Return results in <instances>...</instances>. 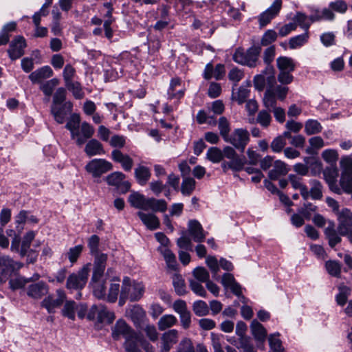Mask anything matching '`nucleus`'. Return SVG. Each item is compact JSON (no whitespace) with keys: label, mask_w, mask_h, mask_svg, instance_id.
Listing matches in <instances>:
<instances>
[{"label":"nucleus","mask_w":352,"mask_h":352,"mask_svg":"<svg viewBox=\"0 0 352 352\" xmlns=\"http://www.w3.org/2000/svg\"><path fill=\"white\" fill-rule=\"evenodd\" d=\"M261 52V47L260 46L253 45L247 50L238 47L232 55V59L239 65H245L250 68L256 67L261 63L259 60Z\"/></svg>","instance_id":"f257e3e1"},{"label":"nucleus","mask_w":352,"mask_h":352,"mask_svg":"<svg viewBox=\"0 0 352 352\" xmlns=\"http://www.w3.org/2000/svg\"><path fill=\"white\" fill-rule=\"evenodd\" d=\"M144 292V287L141 283L131 282L130 278L126 276L122 280L119 305H124L126 299L132 302L138 301L143 296Z\"/></svg>","instance_id":"f03ea898"},{"label":"nucleus","mask_w":352,"mask_h":352,"mask_svg":"<svg viewBox=\"0 0 352 352\" xmlns=\"http://www.w3.org/2000/svg\"><path fill=\"white\" fill-rule=\"evenodd\" d=\"M254 86L259 91L266 90H274L276 85L275 77V69L273 66L265 67L261 74L254 77Z\"/></svg>","instance_id":"7ed1b4c3"},{"label":"nucleus","mask_w":352,"mask_h":352,"mask_svg":"<svg viewBox=\"0 0 352 352\" xmlns=\"http://www.w3.org/2000/svg\"><path fill=\"white\" fill-rule=\"evenodd\" d=\"M89 266L90 264H87L77 272L71 274L67 279L66 287L68 289H82L88 280Z\"/></svg>","instance_id":"20e7f679"},{"label":"nucleus","mask_w":352,"mask_h":352,"mask_svg":"<svg viewBox=\"0 0 352 352\" xmlns=\"http://www.w3.org/2000/svg\"><path fill=\"white\" fill-rule=\"evenodd\" d=\"M23 266L22 263L14 261L9 256H0V283H5Z\"/></svg>","instance_id":"39448f33"},{"label":"nucleus","mask_w":352,"mask_h":352,"mask_svg":"<svg viewBox=\"0 0 352 352\" xmlns=\"http://www.w3.org/2000/svg\"><path fill=\"white\" fill-rule=\"evenodd\" d=\"M224 141L243 153L250 141V134L246 129H236Z\"/></svg>","instance_id":"423d86ee"},{"label":"nucleus","mask_w":352,"mask_h":352,"mask_svg":"<svg viewBox=\"0 0 352 352\" xmlns=\"http://www.w3.org/2000/svg\"><path fill=\"white\" fill-rule=\"evenodd\" d=\"M85 168L93 177L99 178L103 174L112 170L113 165L104 159H94L87 164Z\"/></svg>","instance_id":"0eeeda50"},{"label":"nucleus","mask_w":352,"mask_h":352,"mask_svg":"<svg viewBox=\"0 0 352 352\" xmlns=\"http://www.w3.org/2000/svg\"><path fill=\"white\" fill-rule=\"evenodd\" d=\"M56 294V298L53 295H48L41 302V306L45 308L49 314H54L56 309L60 307L66 299V294L64 290L58 289Z\"/></svg>","instance_id":"6e6552de"},{"label":"nucleus","mask_w":352,"mask_h":352,"mask_svg":"<svg viewBox=\"0 0 352 352\" xmlns=\"http://www.w3.org/2000/svg\"><path fill=\"white\" fill-rule=\"evenodd\" d=\"M338 232L341 236H346L352 232V212L344 208L338 213Z\"/></svg>","instance_id":"1a4fd4ad"},{"label":"nucleus","mask_w":352,"mask_h":352,"mask_svg":"<svg viewBox=\"0 0 352 352\" xmlns=\"http://www.w3.org/2000/svg\"><path fill=\"white\" fill-rule=\"evenodd\" d=\"M94 132V128L89 123L83 122L71 138L72 140H75L78 146H80L83 145L87 140L92 138Z\"/></svg>","instance_id":"9d476101"},{"label":"nucleus","mask_w":352,"mask_h":352,"mask_svg":"<svg viewBox=\"0 0 352 352\" xmlns=\"http://www.w3.org/2000/svg\"><path fill=\"white\" fill-rule=\"evenodd\" d=\"M179 333L177 329H170L163 333L160 337V349L159 352H169L177 343Z\"/></svg>","instance_id":"9b49d317"},{"label":"nucleus","mask_w":352,"mask_h":352,"mask_svg":"<svg viewBox=\"0 0 352 352\" xmlns=\"http://www.w3.org/2000/svg\"><path fill=\"white\" fill-rule=\"evenodd\" d=\"M281 7L282 0H275L269 8L259 15L258 21L260 27H265L270 23L278 14Z\"/></svg>","instance_id":"f8f14e48"},{"label":"nucleus","mask_w":352,"mask_h":352,"mask_svg":"<svg viewBox=\"0 0 352 352\" xmlns=\"http://www.w3.org/2000/svg\"><path fill=\"white\" fill-rule=\"evenodd\" d=\"M26 47L25 38L21 36H16L10 43L8 54L12 60H16L24 54V49Z\"/></svg>","instance_id":"ddd939ff"},{"label":"nucleus","mask_w":352,"mask_h":352,"mask_svg":"<svg viewBox=\"0 0 352 352\" xmlns=\"http://www.w3.org/2000/svg\"><path fill=\"white\" fill-rule=\"evenodd\" d=\"M72 109L73 104L67 101L59 105H52L51 113L58 124H63L67 114L72 111Z\"/></svg>","instance_id":"4468645a"},{"label":"nucleus","mask_w":352,"mask_h":352,"mask_svg":"<svg viewBox=\"0 0 352 352\" xmlns=\"http://www.w3.org/2000/svg\"><path fill=\"white\" fill-rule=\"evenodd\" d=\"M94 261L91 280H98L101 279V278L103 276L104 270L106 268L107 254L104 253H98L94 254Z\"/></svg>","instance_id":"2eb2a0df"},{"label":"nucleus","mask_w":352,"mask_h":352,"mask_svg":"<svg viewBox=\"0 0 352 352\" xmlns=\"http://www.w3.org/2000/svg\"><path fill=\"white\" fill-rule=\"evenodd\" d=\"M49 292V286L44 281L30 285L27 288V295L33 299L38 300L46 296Z\"/></svg>","instance_id":"dca6fc26"},{"label":"nucleus","mask_w":352,"mask_h":352,"mask_svg":"<svg viewBox=\"0 0 352 352\" xmlns=\"http://www.w3.org/2000/svg\"><path fill=\"white\" fill-rule=\"evenodd\" d=\"M188 226V233L195 242L201 243L205 240L207 232L198 221L190 220Z\"/></svg>","instance_id":"f3484780"},{"label":"nucleus","mask_w":352,"mask_h":352,"mask_svg":"<svg viewBox=\"0 0 352 352\" xmlns=\"http://www.w3.org/2000/svg\"><path fill=\"white\" fill-rule=\"evenodd\" d=\"M111 158L115 162L120 164L125 171L131 170L133 160L129 155L123 153L118 149H115L111 152Z\"/></svg>","instance_id":"a211bd4d"},{"label":"nucleus","mask_w":352,"mask_h":352,"mask_svg":"<svg viewBox=\"0 0 352 352\" xmlns=\"http://www.w3.org/2000/svg\"><path fill=\"white\" fill-rule=\"evenodd\" d=\"M133 331L124 320H118L112 329V337L115 340H118L121 336L125 338Z\"/></svg>","instance_id":"6ab92c4d"},{"label":"nucleus","mask_w":352,"mask_h":352,"mask_svg":"<svg viewBox=\"0 0 352 352\" xmlns=\"http://www.w3.org/2000/svg\"><path fill=\"white\" fill-rule=\"evenodd\" d=\"M137 214L148 230H155L160 228V219L155 214L139 211Z\"/></svg>","instance_id":"aec40b11"},{"label":"nucleus","mask_w":352,"mask_h":352,"mask_svg":"<svg viewBox=\"0 0 352 352\" xmlns=\"http://www.w3.org/2000/svg\"><path fill=\"white\" fill-rule=\"evenodd\" d=\"M289 171L288 166L281 160H276L273 168L269 171L268 177L272 180H276L280 177L284 176Z\"/></svg>","instance_id":"412c9836"},{"label":"nucleus","mask_w":352,"mask_h":352,"mask_svg":"<svg viewBox=\"0 0 352 352\" xmlns=\"http://www.w3.org/2000/svg\"><path fill=\"white\" fill-rule=\"evenodd\" d=\"M39 278L40 275L38 274H34L31 278H28L18 275L10 279L9 285L12 290H17L23 288L25 285L30 282L38 280Z\"/></svg>","instance_id":"4be33fe9"},{"label":"nucleus","mask_w":352,"mask_h":352,"mask_svg":"<svg viewBox=\"0 0 352 352\" xmlns=\"http://www.w3.org/2000/svg\"><path fill=\"white\" fill-rule=\"evenodd\" d=\"M85 152L89 157L105 153L102 144L96 139H91L85 147Z\"/></svg>","instance_id":"5701e85b"},{"label":"nucleus","mask_w":352,"mask_h":352,"mask_svg":"<svg viewBox=\"0 0 352 352\" xmlns=\"http://www.w3.org/2000/svg\"><path fill=\"white\" fill-rule=\"evenodd\" d=\"M142 338L135 331L125 338L124 344L126 352H138V344L142 343Z\"/></svg>","instance_id":"b1692460"},{"label":"nucleus","mask_w":352,"mask_h":352,"mask_svg":"<svg viewBox=\"0 0 352 352\" xmlns=\"http://www.w3.org/2000/svg\"><path fill=\"white\" fill-rule=\"evenodd\" d=\"M53 75V71L50 66H43L34 72H32L30 76V80L33 82H38L41 80L48 78Z\"/></svg>","instance_id":"393cba45"},{"label":"nucleus","mask_w":352,"mask_h":352,"mask_svg":"<svg viewBox=\"0 0 352 352\" xmlns=\"http://www.w3.org/2000/svg\"><path fill=\"white\" fill-rule=\"evenodd\" d=\"M147 199L144 195L138 192H133L128 197V201L133 208L146 210Z\"/></svg>","instance_id":"a878e982"},{"label":"nucleus","mask_w":352,"mask_h":352,"mask_svg":"<svg viewBox=\"0 0 352 352\" xmlns=\"http://www.w3.org/2000/svg\"><path fill=\"white\" fill-rule=\"evenodd\" d=\"M250 329L254 339L258 342H264L267 337V331L265 327L256 320H253Z\"/></svg>","instance_id":"bb28decb"},{"label":"nucleus","mask_w":352,"mask_h":352,"mask_svg":"<svg viewBox=\"0 0 352 352\" xmlns=\"http://www.w3.org/2000/svg\"><path fill=\"white\" fill-rule=\"evenodd\" d=\"M150 210L154 212H164L167 210V203L164 199L148 198L145 211Z\"/></svg>","instance_id":"cd10ccee"},{"label":"nucleus","mask_w":352,"mask_h":352,"mask_svg":"<svg viewBox=\"0 0 352 352\" xmlns=\"http://www.w3.org/2000/svg\"><path fill=\"white\" fill-rule=\"evenodd\" d=\"M276 66L279 72H292L296 69V63L294 60L287 56H279L276 59Z\"/></svg>","instance_id":"c85d7f7f"},{"label":"nucleus","mask_w":352,"mask_h":352,"mask_svg":"<svg viewBox=\"0 0 352 352\" xmlns=\"http://www.w3.org/2000/svg\"><path fill=\"white\" fill-rule=\"evenodd\" d=\"M135 177L138 183L141 186H144L151 178L150 169L144 166H139L135 169Z\"/></svg>","instance_id":"c756f323"},{"label":"nucleus","mask_w":352,"mask_h":352,"mask_svg":"<svg viewBox=\"0 0 352 352\" xmlns=\"http://www.w3.org/2000/svg\"><path fill=\"white\" fill-rule=\"evenodd\" d=\"M16 28V23L14 21L6 24L0 32V45H6L10 40V33L14 31Z\"/></svg>","instance_id":"7c9ffc66"},{"label":"nucleus","mask_w":352,"mask_h":352,"mask_svg":"<svg viewBox=\"0 0 352 352\" xmlns=\"http://www.w3.org/2000/svg\"><path fill=\"white\" fill-rule=\"evenodd\" d=\"M250 86V83L247 82V85H242L239 88L236 93H232V99L233 100H236L238 104H241L246 101V99L249 96L250 89L248 87Z\"/></svg>","instance_id":"2f4dec72"},{"label":"nucleus","mask_w":352,"mask_h":352,"mask_svg":"<svg viewBox=\"0 0 352 352\" xmlns=\"http://www.w3.org/2000/svg\"><path fill=\"white\" fill-rule=\"evenodd\" d=\"M234 148V147L233 148L230 146H226L222 150L223 158L226 157L230 160V161H235L236 160H240L244 166L246 163L245 157L244 156L241 157L239 155Z\"/></svg>","instance_id":"473e14b6"},{"label":"nucleus","mask_w":352,"mask_h":352,"mask_svg":"<svg viewBox=\"0 0 352 352\" xmlns=\"http://www.w3.org/2000/svg\"><path fill=\"white\" fill-rule=\"evenodd\" d=\"M177 322V320L175 316L167 314L160 318L157 322V327L160 331H164L174 326Z\"/></svg>","instance_id":"72a5a7b5"},{"label":"nucleus","mask_w":352,"mask_h":352,"mask_svg":"<svg viewBox=\"0 0 352 352\" xmlns=\"http://www.w3.org/2000/svg\"><path fill=\"white\" fill-rule=\"evenodd\" d=\"M115 319V315L113 312L109 311L106 307L99 305V313L98 317V322L111 323Z\"/></svg>","instance_id":"f704fd0d"},{"label":"nucleus","mask_w":352,"mask_h":352,"mask_svg":"<svg viewBox=\"0 0 352 352\" xmlns=\"http://www.w3.org/2000/svg\"><path fill=\"white\" fill-rule=\"evenodd\" d=\"M206 263L211 271L212 278L218 280L219 279V276L218 275L219 271V261H218L215 256H208L206 258Z\"/></svg>","instance_id":"c9c22d12"},{"label":"nucleus","mask_w":352,"mask_h":352,"mask_svg":"<svg viewBox=\"0 0 352 352\" xmlns=\"http://www.w3.org/2000/svg\"><path fill=\"white\" fill-rule=\"evenodd\" d=\"M217 124L219 133L224 140L230 135V132L231 131L230 123L226 117L222 116L219 118Z\"/></svg>","instance_id":"e433bc0d"},{"label":"nucleus","mask_w":352,"mask_h":352,"mask_svg":"<svg viewBox=\"0 0 352 352\" xmlns=\"http://www.w3.org/2000/svg\"><path fill=\"white\" fill-rule=\"evenodd\" d=\"M35 237V234L33 231L28 232L23 236V241L21 242V250H20V256L21 257H24L27 251L30 250V247L32 241Z\"/></svg>","instance_id":"4c0bfd02"},{"label":"nucleus","mask_w":352,"mask_h":352,"mask_svg":"<svg viewBox=\"0 0 352 352\" xmlns=\"http://www.w3.org/2000/svg\"><path fill=\"white\" fill-rule=\"evenodd\" d=\"M196 182L193 178L184 177L182 186L181 192L184 196L190 195L195 189Z\"/></svg>","instance_id":"58836bf2"},{"label":"nucleus","mask_w":352,"mask_h":352,"mask_svg":"<svg viewBox=\"0 0 352 352\" xmlns=\"http://www.w3.org/2000/svg\"><path fill=\"white\" fill-rule=\"evenodd\" d=\"M173 285L176 294L179 296H183L186 294V287L184 280L179 274L174 275L173 278Z\"/></svg>","instance_id":"ea45409f"},{"label":"nucleus","mask_w":352,"mask_h":352,"mask_svg":"<svg viewBox=\"0 0 352 352\" xmlns=\"http://www.w3.org/2000/svg\"><path fill=\"white\" fill-rule=\"evenodd\" d=\"M77 305L74 300L66 301L62 309V314L72 320H75Z\"/></svg>","instance_id":"a19ab883"},{"label":"nucleus","mask_w":352,"mask_h":352,"mask_svg":"<svg viewBox=\"0 0 352 352\" xmlns=\"http://www.w3.org/2000/svg\"><path fill=\"white\" fill-rule=\"evenodd\" d=\"M342 265L340 262L329 260L325 263V268L327 272L332 276L339 277L341 274Z\"/></svg>","instance_id":"79ce46f5"},{"label":"nucleus","mask_w":352,"mask_h":352,"mask_svg":"<svg viewBox=\"0 0 352 352\" xmlns=\"http://www.w3.org/2000/svg\"><path fill=\"white\" fill-rule=\"evenodd\" d=\"M80 125V117L79 114L73 113L70 116L65 127L70 131L72 137Z\"/></svg>","instance_id":"37998d69"},{"label":"nucleus","mask_w":352,"mask_h":352,"mask_svg":"<svg viewBox=\"0 0 352 352\" xmlns=\"http://www.w3.org/2000/svg\"><path fill=\"white\" fill-rule=\"evenodd\" d=\"M161 253L166 261L167 266L172 270H176L177 263L176 257L173 252L167 248H164L161 250Z\"/></svg>","instance_id":"c03bdc74"},{"label":"nucleus","mask_w":352,"mask_h":352,"mask_svg":"<svg viewBox=\"0 0 352 352\" xmlns=\"http://www.w3.org/2000/svg\"><path fill=\"white\" fill-rule=\"evenodd\" d=\"M126 176L122 172L116 171L107 176L104 180L109 186H119L120 184L125 179Z\"/></svg>","instance_id":"a18cd8bd"},{"label":"nucleus","mask_w":352,"mask_h":352,"mask_svg":"<svg viewBox=\"0 0 352 352\" xmlns=\"http://www.w3.org/2000/svg\"><path fill=\"white\" fill-rule=\"evenodd\" d=\"M94 294V296L99 298H104L106 296V287L105 282L101 281V279L98 280H92Z\"/></svg>","instance_id":"49530a36"},{"label":"nucleus","mask_w":352,"mask_h":352,"mask_svg":"<svg viewBox=\"0 0 352 352\" xmlns=\"http://www.w3.org/2000/svg\"><path fill=\"white\" fill-rule=\"evenodd\" d=\"M271 111L267 110H261L258 112L256 120V123L259 124L263 128L268 127L272 122Z\"/></svg>","instance_id":"de8ad7c7"},{"label":"nucleus","mask_w":352,"mask_h":352,"mask_svg":"<svg viewBox=\"0 0 352 352\" xmlns=\"http://www.w3.org/2000/svg\"><path fill=\"white\" fill-rule=\"evenodd\" d=\"M192 310L197 316H204L208 314L209 307L204 300H197L192 305Z\"/></svg>","instance_id":"09e8293b"},{"label":"nucleus","mask_w":352,"mask_h":352,"mask_svg":"<svg viewBox=\"0 0 352 352\" xmlns=\"http://www.w3.org/2000/svg\"><path fill=\"white\" fill-rule=\"evenodd\" d=\"M340 184L344 192L352 193V173H342Z\"/></svg>","instance_id":"8fccbe9b"},{"label":"nucleus","mask_w":352,"mask_h":352,"mask_svg":"<svg viewBox=\"0 0 352 352\" xmlns=\"http://www.w3.org/2000/svg\"><path fill=\"white\" fill-rule=\"evenodd\" d=\"M195 280L201 283H207L210 280V274L206 268L204 267H197L192 271Z\"/></svg>","instance_id":"3c124183"},{"label":"nucleus","mask_w":352,"mask_h":352,"mask_svg":"<svg viewBox=\"0 0 352 352\" xmlns=\"http://www.w3.org/2000/svg\"><path fill=\"white\" fill-rule=\"evenodd\" d=\"M309 38V32H305L302 34H300L294 36L290 38L289 44L291 49H296L301 47L307 42Z\"/></svg>","instance_id":"603ef678"},{"label":"nucleus","mask_w":352,"mask_h":352,"mask_svg":"<svg viewBox=\"0 0 352 352\" xmlns=\"http://www.w3.org/2000/svg\"><path fill=\"white\" fill-rule=\"evenodd\" d=\"M221 166L224 173H226L228 170L238 172L243 170L244 167L240 160H238L235 161H223Z\"/></svg>","instance_id":"864d4df0"},{"label":"nucleus","mask_w":352,"mask_h":352,"mask_svg":"<svg viewBox=\"0 0 352 352\" xmlns=\"http://www.w3.org/2000/svg\"><path fill=\"white\" fill-rule=\"evenodd\" d=\"M206 157L212 163H219L223 159L222 150L217 147L210 148L207 151Z\"/></svg>","instance_id":"5fc2aeb1"},{"label":"nucleus","mask_w":352,"mask_h":352,"mask_svg":"<svg viewBox=\"0 0 352 352\" xmlns=\"http://www.w3.org/2000/svg\"><path fill=\"white\" fill-rule=\"evenodd\" d=\"M58 84L59 80L58 78H52L43 83L40 89L46 96L50 97L52 94L54 88Z\"/></svg>","instance_id":"6e6d98bb"},{"label":"nucleus","mask_w":352,"mask_h":352,"mask_svg":"<svg viewBox=\"0 0 352 352\" xmlns=\"http://www.w3.org/2000/svg\"><path fill=\"white\" fill-rule=\"evenodd\" d=\"M263 104L267 108L266 110L272 111L276 107V100L274 96V90H266L263 97Z\"/></svg>","instance_id":"4d7b16f0"},{"label":"nucleus","mask_w":352,"mask_h":352,"mask_svg":"<svg viewBox=\"0 0 352 352\" xmlns=\"http://www.w3.org/2000/svg\"><path fill=\"white\" fill-rule=\"evenodd\" d=\"M322 129L320 123L316 120H309L305 123V132L307 135L320 133Z\"/></svg>","instance_id":"13d9d810"},{"label":"nucleus","mask_w":352,"mask_h":352,"mask_svg":"<svg viewBox=\"0 0 352 352\" xmlns=\"http://www.w3.org/2000/svg\"><path fill=\"white\" fill-rule=\"evenodd\" d=\"M311 188L310 189V196L314 199H320L322 197V184L316 179L310 181Z\"/></svg>","instance_id":"bf43d9fd"},{"label":"nucleus","mask_w":352,"mask_h":352,"mask_svg":"<svg viewBox=\"0 0 352 352\" xmlns=\"http://www.w3.org/2000/svg\"><path fill=\"white\" fill-rule=\"evenodd\" d=\"M67 88L72 92L73 96L76 99H81L84 97L80 84L78 82L71 81L65 84Z\"/></svg>","instance_id":"052dcab7"},{"label":"nucleus","mask_w":352,"mask_h":352,"mask_svg":"<svg viewBox=\"0 0 352 352\" xmlns=\"http://www.w3.org/2000/svg\"><path fill=\"white\" fill-rule=\"evenodd\" d=\"M189 287L196 295L204 298L207 296V292L201 284V282L195 280V279H190Z\"/></svg>","instance_id":"680f3d73"},{"label":"nucleus","mask_w":352,"mask_h":352,"mask_svg":"<svg viewBox=\"0 0 352 352\" xmlns=\"http://www.w3.org/2000/svg\"><path fill=\"white\" fill-rule=\"evenodd\" d=\"M351 293V289L349 287L342 285L339 287V293L336 296V302L340 305L343 306L346 302L348 296Z\"/></svg>","instance_id":"e2e57ef3"},{"label":"nucleus","mask_w":352,"mask_h":352,"mask_svg":"<svg viewBox=\"0 0 352 352\" xmlns=\"http://www.w3.org/2000/svg\"><path fill=\"white\" fill-rule=\"evenodd\" d=\"M175 352H195L191 340L188 338H183L177 346Z\"/></svg>","instance_id":"0e129e2a"},{"label":"nucleus","mask_w":352,"mask_h":352,"mask_svg":"<svg viewBox=\"0 0 352 352\" xmlns=\"http://www.w3.org/2000/svg\"><path fill=\"white\" fill-rule=\"evenodd\" d=\"M294 19L299 26L305 30V32H308L311 22L309 21V19L307 15L302 12H297Z\"/></svg>","instance_id":"69168bd1"},{"label":"nucleus","mask_w":352,"mask_h":352,"mask_svg":"<svg viewBox=\"0 0 352 352\" xmlns=\"http://www.w3.org/2000/svg\"><path fill=\"white\" fill-rule=\"evenodd\" d=\"M278 336L279 333H277V336L275 334L270 336L268 338L270 346L274 352H284V348L280 340L278 338Z\"/></svg>","instance_id":"338daca9"},{"label":"nucleus","mask_w":352,"mask_h":352,"mask_svg":"<svg viewBox=\"0 0 352 352\" xmlns=\"http://www.w3.org/2000/svg\"><path fill=\"white\" fill-rule=\"evenodd\" d=\"M239 346L237 348L242 349L244 352H256L250 337L243 336L239 338Z\"/></svg>","instance_id":"774afa93"}]
</instances>
